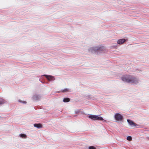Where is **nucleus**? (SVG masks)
I'll list each match as a JSON object with an SVG mask.
<instances>
[{
  "label": "nucleus",
  "mask_w": 149,
  "mask_h": 149,
  "mask_svg": "<svg viewBox=\"0 0 149 149\" xmlns=\"http://www.w3.org/2000/svg\"><path fill=\"white\" fill-rule=\"evenodd\" d=\"M122 80L125 82L131 84H136L138 82V79L131 75L124 76L121 78Z\"/></svg>",
  "instance_id": "1"
},
{
  "label": "nucleus",
  "mask_w": 149,
  "mask_h": 149,
  "mask_svg": "<svg viewBox=\"0 0 149 149\" xmlns=\"http://www.w3.org/2000/svg\"><path fill=\"white\" fill-rule=\"evenodd\" d=\"M104 50V47L103 46H100L95 47H92L89 49V51L92 53H97V54L98 52H101Z\"/></svg>",
  "instance_id": "2"
},
{
  "label": "nucleus",
  "mask_w": 149,
  "mask_h": 149,
  "mask_svg": "<svg viewBox=\"0 0 149 149\" xmlns=\"http://www.w3.org/2000/svg\"><path fill=\"white\" fill-rule=\"evenodd\" d=\"M88 117L94 120H103L104 121L106 122V120H104L101 117L95 115H90L88 116Z\"/></svg>",
  "instance_id": "3"
},
{
  "label": "nucleus",
  "mask_w": 149,
  "mask_h": 149,
  "mask_svg": "<svg viewBox=\"0 0 149 149\" xmlns=\"http://www.w3.org/2000/svg\"><path fill=\"white\" fill-rule=\"evenodd\" d=\"M115 118L117 121H121L123 119V117L120 113H116L115 115Z\"/></svg>",
  "instance_id": "4"
},
{
  "label": "nucleus",
  "mask_w": 149,
  "mask_h": 149,
  "mask_svg": "<svg viewBox=\"0 0 149 149\" xmlns=\"http://www.w3.org/2000/svg\"><path fill=\"white\" fill-rule=\"evenodd\" d=\"M44 75L46 77L47 80L49 81H53L55 79L54 77L53 76L51 75Z\"/></svg>",
  "instance_id": "5"
},
{
  "label": "nucleus",
  "mask_w": 149,
  "mask_h": 149,
  "mask_svg": "<svg viewBox=\"0 0 149 149\" xmlns=\"http://www.w3.org/2000/svg\"><path fill=\"white\" fill-rule=\"evenodd\" d=\"M125 41V39H120L118 40L117 43L119 44H122Z\"/></svg>",
  "instance_id": "6"
},
{
  "label": "nucleus",
  "mask_w": 149,
  "mask_h": 149,
  "mask_svg": "<svg viewBox=\"0 0 149 149\" xmlns=\"http://www.w3.org/2000/svg\"><path fill=\"white\" fill-rule=\"evenodd\" d=\"M127 121L130 125L134 126H136V124L130 120L127 119Z\"/></svg>",
  "instance_id": "7"
},
{
  "label": "nucleus",
  "mask_w": 149,
  "mask_h": 149,
  "mask_svg": "<svg viewBox=\"0 0 149 149\" xmlns=\"http://www.w3.org/2000/svg\"><path fill=\"white\" fill-rule=\"evenodd\" d=\"M34 126L35 127H36L38 128H41L42 127V125L41 124H35L34 125Z\"/></svg>",
  "instance_id": "8"
},
{
  "label": "nucleus",
  "mask_w": 149,
  "mask_h": 149,
  "mask_svg": "<svg viewBox=\"0 0 149 149\" xmlns=\"http://www.w3.org/2000/svg\"><path fill=\"white\" fill-rule=\"evenodd\" d=\"M69 91V90L67 88H65L64 89L62 90L61 91H59L58 92L59 93H60L61 92H62L63 93H65V92H68Z\"/></svg>",
  "instance_id": "9"
},
{
  "label": "nucleus",
  "mask_w": 149,
  "mask_h": 149,
  "mask_svg": "<svg viewBox=\"0 0 149 149\" xmlns=\"http://www.w3.org/2000/svg\"><path fill=\"white\" fill-rule=\"evenodd\" d=\"M63 101L64 102H68L70 101V99L68 98H65L63 99Z\"/></svg>",
  "instance_id": "10"
},
{
  "label": "nucleus",
  "mask_w": 149,
  "mask_h": 149,
  "mask_svg": "<svg viewBox=\"0 0 149 149\" xmlns=\"http://www.w3.org/2000/svg\"><path fill=\"white\" fill-rule=\"evenodd\" d=\"M5 100L3 99L0 98V105L5 103Z\"/></svg>",
  "instance_id": "11"
},
{
  "label": "nucleus",
  "mask_w": 149,
  "mask_h": 149,
  "mask_svg": "<svg viewBox=\"0 0 149 149\" xmlns=\"http://www.w3.org/2000/svg\"><path fill=\"white\" fill-rule=\"evenodd\" d=\"M22 138H26L27 137V136L26 134H22L19 135Z\"/></svg>",
  "instance_id": "12"
},
{
  "label": "nucleus",
  "mask_w": 149,
  "mask_h": 149,
  "mask_svg": "<svg viewBox=\"0 0 149 149\" xmlns=\"http://www.w3.org/2000/svg\"><path fill=\"white\" fill-rule=\"evenodd\" d=\"M127 140L130 141L132 140V137L130 136H128L127 138Z\"/></svg>",
  "instance_id": "13"
},
{
  "label": "nucleus",
  "mask_w": 149,
  "mask_h": 149,
  "mask_svg": "<svg viewBox=\"0 0 149 149\" xmlns=\"http://www.w3.org/2000/svg\"><path fill=\"white\" fill-rule=\"evenodd\" d=\"M89 149H96V148L93 146H90L88 148Z\"/></svg>",
  "instance_id": "14"
},
{
  "label": "nucleus",
  "mask_w": 149,
  "mask_h": 149,
  "mask_svg": "<svg viewBox=\"0 0 149 149\" xmlns=\"http://www.w3.org/2000/svg\"><path fill=\"white\" fill-rule=\"evenodd\" d=\"M20 102H21L20 101ZM21 102H22V103H26V102L25 101H21Z\"/></svg>",
  "instance_id": "15"
}]
</instances>
